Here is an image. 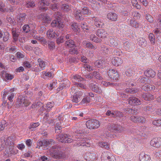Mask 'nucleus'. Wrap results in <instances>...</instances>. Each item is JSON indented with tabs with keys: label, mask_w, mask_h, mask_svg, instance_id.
I'll use <instances>...</instances> for the list:
<instances>
[{
	"label": "nucleus",
	"mask_w": 161,
	"mask_h": 161,
	"mask_svg": "<svg viewBox=\"0 0 161 161\" xmlns=\"http://www.w3.org/2000/svg\"><path fill=\"white\" fill-rule=\"evenodd\" d=\"M150 144L151 146L157 148H158V146L157 144V140L156 139V138H153L150 141Z\"/></svg>",
	"instance_id": "nucleus-53"
},
{
	"label": "nucleus",
	"mask_w": 161,
	"mask_h": 161,
	"mask_svg": "<svg viewBox=\"0 0 161 161\" xmlns=\"http://www.w3.org/2000/svg\"><path fill=\"white\" fill-rule=\"evenodd\" d=\"M74 14L76 19L77 20L81 19L82 18V14H91V11L87 7H84L82 8V11L81 12L80 10L76 9L74 11Z\"/></svg>",
	"instance_id": "nucleus-1"
},
{
	"label": "nucleus",
	"mask_w": 161,
	"mask_h": 161,
	"mask_svg": "<svg viewBox=\"0 0 161 161\" xmlns=\"http://www.w3.org/2000/svg\"><path fill=\"white\" fill-rule=\"evenodd\" d=\"M101 51L104 54H108L109 52L110 47L104 44H102L101 46Z\"/></svg>",
	"instance_id": "nucleus-33"
},
{
	"label": "nucleus",
	"mask_w": 161,
	"mask_h": 161,
	"mask_svg": "<svg viewBox=\"0 0 161 161\" xmlns=\"http://www.w3.org/2000/svg\"><path fill=\"white\" fill-rule=\"evenodd\" d=\"M14 91V89L12 88L9 90H6L3 92V95L2 99L3 100L5 99L6 95L9 94V95L8 96V99L10 101V102H12L13 98L14 97L15 93L13 92Z\"/></svg>",
	"instance_id": "nucleus-7"
},
{
	"label": "nucleus",
	"mask_w": 161,
	"mask_h": 161,
	"mask_svg": "<svg viewBox=\"0 0 161 161\" xmlns=\"http://www.w3.org/2000/svg\"><path fill=\"white\" fill-rule=\"evenodd\" d=\"M86 127L90 129H95L100 126L99 122L96 119H91L87 121L86 123Z\"/></svg>",
	"instance_id": "nucleus-4"
},
{
	"label": "nucleus",
	"mask_w": 161,
	"mask_h": 161,
	"mask_svg": "<svg viewBox=\"0 0 161 161\" xmlns=\"http://www.w3.org/2000/svg\"><path fill=\"white\" fill-rule=\"evenodd\" d=\"M145 75L147 77H154L156 75L155 72L151 69H148L144 72Z\"/></svg>",
	"instance_id": "nucleus-23"
},
{
	"label": "nucleus",
	"mask_w": 161,
	"mask_h": 161,
	"mask_svg": "<svg viewBox=\"0 0 161 161\" xmlns=\"http://www.w3.org/2000/svg\"><path fill=\"white\" fill-rule=\"evenodd\" d=\"M57 147L54 145L49 149L50 155L54 158L59 159L62 157L63 152L57 149Z\"/></svg>",
	"instance_id": "nucleus-2"
},
{
	"label": "nucleus",
	"mask_w": 161,
	"mask_h": 161,
	"mask_svg": "<svg viewBox=\"0 0 161 161\" xmlns=\"http://www.w3.org/2000/svg\"><path fill=\"white\" fill-rule=\"evenodd\" d=\"M6 51L11 53H15L16 52V48L15 46H10V47H8L6 49Z\"/></svg>",
	"instance_id": "nucleus-56"
},
{
	"label": "nucleus",
	"mask_w": 161,
	"mask_h": 161,
	"mask_svg": "<svg viewBox=\"0 0 161 161\" xmlns=\"http://www.w3.org/2000/svg\"><path fill=\"white\" fill-rule=\"evenodd\" d=\"M54 105L53 102H49L48 103L46 106V108L47 110H50Z\"/></svg>",
	"instance_id": "nucleus-62"
},
{
	"label": "nucleus",
	"mask_w": 161,
	"mask_h": 161,
	"mask_svg": "<svg viewBox=\"0 0 161 161\" xmlns=\"http://www.w3.org/2000/svg\"><path fill=\"white\" fill-rule=\"evenodd\" d=\"M1 75L3 79L5 80H11L14 78L13 75L7 73L5 71H3L1 72Z\"/></svg>",
	"instance_id": "nucleus-16"
},
{
	"label": "nucleus",
	"mask_w": 161,
	"mask_h": 161,
	"mask_svg": "<svg viewBox=\"0 0 161 161\" xmlns=\"http://www.w3.org/2000/svg\"><path fill=\"white\" fill-rule=\"evenodd\" d=\"M35 5L33 1H29L26 3L25 6L27 8L33 7Z\"/></svg>",
	"instance_id": "nucleus-61"
},
{
	"label": "nucleus",
	"mask_w": 161,
	"mask_h": 161,
	"mask_svg": "<svg viewBox=\"0 0 161 161\" xmlns=\"http://www.w3.org/2000/svg\"><path fill=\"white\" fill-rule=\"evenodd\" d=\"M108 77L106 79L108 80L110 79L116 80L119 77V75L117 71L116 70L112 69L109 70L108 72Z\"/></svg>",
	"instance_id": "nucleus-9"
},
{
	"label": "nucleus",
	"mask_w": 161,
	"mask_h": 161,
	"mask_svg": "<svg viewBox=\"0 0 161 161\" xmlns=\"http://www.w3.org/2000/svg\"><path fill=\"white\" fill-rule=\"evenodd\" d=\"M142 97L145 100L147 101L152 100L154 99L153 95L149 93L143 94L142 95Z\"/></svg>",
	"instance_id": "nucleus-31"
},
{
	"label": "nucleus",
	"mask_w": 161,
	"mask_h": 161,
	"mask_svg": "<svg viewBox=\"0 0 161 161\" xmlns=\"http://www.w3.org/2000/svg\"><path fill=\"white\" fill-rule=\"evenodd\" d=\"M101 161H116L115 157L108 151L103 152L101 156Z\"/></svg>",
	"instance_id": "nucleus-3"
},
{
	"label": "nucleus",
	"mask_w": 161,
	"mask_h": 161,
	"mask_svg": "<svg viewBox=\"0 0 161 161\" xmlns=\"http://www.w3.org/2000/svg\"><path fill=\"white\" fill-rule=\"evenodd\" d=\"M107 18L112 21H115L117 20L118 18L117 15L113 13L110 12L107 14Z\"/></svg>",
	"instance_id": "nucleus-25"
},
{
	"label": "nucleus",
	"mask_w": 161,
	"mask_h": 161,
	"mask_svg": "<svg viewBox=\"0 0 161 161\" xmlns=\"http://www.w3.org/2000/svg\"><path fill=\"white\" fill-rule=\"evenodd\" d=\"M137 43L140 46L143 47L147 45V42L146 40L143 38H139L138 40Z\"/></svg>",
	"instance_id": "nucleus-37"
},
{
	"label": "nucleus",
	"mask_w": 161,
	"mask_h": 161,
	"mask_svg": "<svg viewBox=\"0 0 161 161\" xmlns=\"http://www.w3.org/2000/svg\"><path fill=\"white\" fill-rule=\"evenodd\" d=\"M109 42L110 45L113 47H116L119 43V42L116 38L111 37L109 38Z\"/></svg>",
	"instance_id": "nucleus-20"
},
{
	"label": "nucleus",
	"mask_w": 161,
	"mask_h": 161,
	"mask_svg": "<svg viewBox=\"0 0 161 161\" xmlns=\"http://www.w3.org/2000/svg\"><path fill=\"white\" fill-rule=\"evenodd\" d=\"M90 87L92 90L96 92L100 93L102 92L101 88L98 86L97 84H96L94 83H92L90 84Z\"/></svg>",
	"instance_id": "nucleus-22"
},
{
	"label": "nucleus",
	"mask_w": 161,
	"mask_h": 161,
	"mask_svg": "<svg viewBox=\"0 0 161 161\" xmlns=\"http://www.w3.org/2000/svg\"><path fill=\"white\" fill-rule=\"evenodd\" d=\"M37 61L39 64V65L40 67V68H37V67L34 68L35 71L36 72H38L45 69L46 66L45 63L43 61L42 59L41 58H39L37 60Z\"/></svg>",
	"instance_id": "nucleus-13"
},
{
	"label": "nucleus",
	"mask_w": 161,
	"mask_h": 161,
	"mask_svg": "<svg viewBox=\"0 0 161 161\" xmlns=\"http://www.w3.org/2000/svg\"><path fill=\"white\" fill-rule=\"evenodd\" d=\"M109 130L115 133H120L123 132L124 128L120 125L111 124L109 127Z\"/></svg>",
	"instance_id": "nucleus-8"
},
{
	"label": "nucleus",
	"mask_w": 161,
	"mask_h": 161,
	"mask_svg": "<svg viewBox=\"0 0 161 161\" xmlns=\"http://www.w3.org/2000/svg\"><path fill=\"white\" fill-rule=\"evenodd\" d=\"M17 103L19 106L27 107L31 103L30 98L27 96H19L17 99Z\"/></svg>",
	"instance_id": "nucleus-5"
},
{
	"label": "nucleus",
	"mask_w": 161,
	"mask_h": 161,
	"mask_svg": "<svg viewBox=\"0 0 161 161\" xmlns=\"http://www.w3.org/2000/svg\"><path fill=\"white\" fill-rule=\"evenodd\" d=\"M51 26L53 27H57L59 28L63 27V25L61 21L58 20H53L51 23Z\"/></svg>",
	"instance_id": "nucleus-26"
},
{
	"label": "nucleus",
	"mask_w": 161,
	"mask_h": 161,
	"mask_svg": "<svg viewBox=\"0 0 161 161\" xmlns=\"http://www.w3.org/2000/svg\"><path fill=\"white\" fill-rule=\"evenodd\" d=\"M86 154L87 156L88 155L89 158L92 160L96 159L97 158V155L94 153H87Z\"/></svg>",
	"instance_id": "nucleus-47"
},
{
	"label": "nucleus",
	"mask_w": 161,
	"mask_h": 161,
	"mask_svg": "<svg viewBox=\"0 0 161 161\" xmlns=\"http://www.w3.org/2000/svg\"><path fill=\"white\" fill-rule=\"evenodd\" d=\"M139 81L141 83L150 84L151 83V81L150 79L148 77H143L140 79Z\"/></svg>",
	"instance_id": "nucleus-42"
},
{
	"label": "nucleus",
	"mask_w": 161,
	"mask_h": 161,
	"mask_svg": "<svg viewBox=\"0 0 161 161\" xmlns=\"http://www.w3.org/2000/svg\"><path fill=\"white\" fill-rule=\"evenodd\" d=\"M14 140L12 137H8L7 139L5 141V145H10L12 146V145L14 144L13 142Z\"/></svg>",
	"instance_id": "nucleus-46"
},
{
	"label": "nucleus",
	"mask_w": 161,
	"mask_h": 161,
	"mask_svg": "<svg viewBox=\"0 0 161 161\" xmlns=\"http://www.w3.org/2000/svg\"><path fill=\"white\" fill-rule=\"evenodd\" d=\"M14 153V150L11 148H7L4 153V154L5 157H9L11 156Z\"/></svg>",
	"instance_id": "nucleus-35"
},
{
	"label": "nucleus",
	"mask_w": 161,
	"mask_h": 161,
	"mask_svg": "<svg viewBox=\"0 0 161 161\" xmlns=\"http://www.w3.org/2000/svg\"><path fill=\"white\" fill-rule=\"evenodd\" d=\"M148 85H143L142 87V89L143 90H144L145 91H149L151 90H153L155 89V86L151 85L149 84H148Z\"/></svg>",
	"instance_id": "nucleus-29"
},
{
	"label": "nucleus",
	"mask_w": 161,
	"mask_h": 161,
	"mask_svg": "<svg viewBox=\"0 0 161 161\" xmlns=\"http://www.w3.org/2000/svg\"><path fill=\"white\" fill-rule=\"evenodd\" d=\"M105 64V60H97L94 63L95 65L97 67L101 68L104 66Z\"/></svg>",
	"instance_id": "nucleus-34"
},
{
	"label": "nucleus",
	"mask_w": 161,
	"mask_h": 161,
	"mask_svg": "<svg viewBox=\"0 0 161 161\" xmlns=\"http://www.w3.org/2000/svg\"><path fill=\"white\" fill-rule=\"evenodd\" d=\"M23 31L25 33L28 32L31 30L29 25H25L23 27Z\"/></svg>",
	"instance_id": "nucleus-60"
},
{
	"label": "nucleus",
	"mask_w": 161,
	"mask_h": 161,
	"mask_svg": "<svg viewBox=\"0 0 161 161\" xmlns=\"http://www.w3.org/2000/svg\"><path fill=\"white\" fill-rule=\"evenodd\" d=\"M41 75L42 77L45 80L49 79L53 76V74L51 72H46L45 71H43Z\"/></svg>",
	"instance_id": "nucleus-21"
},
{
	"label": "nucleus",
	"mask_w": 161,
	"mask_h": 161,
	"mask_svg": "<svg viewBox=\"0 0 161 161\" xmlns=\"http://www.w3.org/2000/svg\"><path fill=\"white\" fill-rule=\"evenodd\" d=\"M92 75H93L96 79L99 80H101L103 79L101 75L97 71H93L92 72Z\"/></svg>",
	"instance_id": "nucleus-48"
},
{
	"label": "nucleus",
	"mask_w": 161,
	"mask_h": 161,
	"mask_svg": "<svg viewBox=\"0 0 161 161\" xmlns=\"http://www.w3.org/2000/svg\"><path fill=\"white\" fill-rule=\"evenodd\" d=\"M73 81L75 82V85H76L77 87H80L83 88H85L86 86L85 85H83L81 83H78L75 82V81H78V82L81 81L82 80H84L83 78H82L81 76L79 75H76L73 76Z\"/></svg>",
	"instance_id": "nucleus-11"
},
{
	"label": "nucleus",
	"mask_w": 161,
	"mask_h": 161,
	"mask_svg": "<svg viewBox=\"0 0 161 161\" xmlns=\"http://www.w3.org/2000/svg\"><path fill=\"white\" fill-rule=\"evenodd\" d=\"M112 63L114 65L118 66L122 64L123 61L120 58L115 57L112 59Z\"/></svg>",
	"instance_id": "nucleus-19"
},
{
	"label": "nucleus",
	"mask_w": 161,
	"mask_h": 161,
	"mask_svg": "<svg viewBox=\"0 0 161 161\" xmlns=\"http://www.w3.org/2000/svg\"><path fill=\"white\" fill-rule=\"evenodd\" d=\"M73 128L74 132L77 134H81L84 133V132L82 130L81 127L79 125L75 126Z\"/></svg>",
	"instance_id": "nucleus-38"
},
{
	"label": "nucleus",
	"mask_w": 161,
	"mask_h": 161,
	"mask_svg": "<svg viewBox=\"0 0 161 161\" xmlns=\"http://www.w3.org/2000/svg\"><path fill=\"white\" fill-rule=\"evenodd\" d=\"M150 144L151 146L157 148H158V146L157 144V140L156 139V138H153L150 141Z\"/></svg>",
	"instance_id": "nucleus-52"
},
{
	"label": "nucleus",
	"mask_w": 161,
	"mask_h": 161,
	"mask_svg": "<svg viewBox=\"0 0 161 161\" xmlns=\"http://www.w3.org/2000/svg\"><path fill=\"white\" fill-rule=\"evenodd\" d=\"M71 28L73 31L75 32L79 33L80 31L79 26L76 23H72L71 25Z\"/></svg>",
	"instance_id": "nucleus-36"
},
{
	"label": "nucleus",
	"mask_w": 161,
	"mask_h": 161,
	"mask_svg": "<svg viewBox=\"0 0 161 161\" xmlns=\"http://www.w3.org/2000/svg\"><path fill=\"white\" fill-rule=\"evenodd\" d=\"M148 38L151 43L154 44L155 42L154 35L153 33H150L148 35Z\"/></svg>",
	"instance_id": "nucleus-51"
},
{
	"label": "nucleus",
	"mask_w": 161,
	"mask_h": 161,
	"mask_svg": "<svg viewBox=\"0 0 161 161\" xmlns=\"http://www.w3.org/2000/svg\"><path fill=\"white\" fill-rule=\"evenodd\" d=\"M92 20L94 22V24L97 27H101L103 25V22L98 18L94 17L92 18Z\"/></svg>",
	"instance_id": "nucleus-30"
},
{
	"label": "nucleus",
	"mask_w": 161,
	"mask_h": 161,
	"mask_svg": "<svg viewBox=\"0 0 161 161\" xmlns=\"http://www.w3.org/2000/svg\"><path fill=\"white\" fill-rule=\"evenodd\" d=\"M99 146L101 147L104 148L108 149L109 148L108 145L106 142H100L99 143Z\"/></svg>",
	"instance_id": "nucleus-59"
},
{
	"label": "nucleus",
	"mask_w": 161,
	"mask_h": 161,
	"mask_svg": "<svg viewBox=\"0 0 161 161\" xmlns=\"http://www.w3.org/2000/svg\"><path fill=\"white\" fill-rule=\"evenodd\" d=\"M132 16L135 19H138L140 18L141 15L138 12L134 11L132 12Z\"/></svg>",
	"instance_id": "nucleus-58"
},
{
	"label": "nucleus",
	"mask_w": 161,
	"mask_h": 161,
	"mask_svg": "<svg viewBox=\"0 0 161 161\" xmlns=\"http://www.w3.org/2000/svg\"><path fill=\"white\" fill-rule=\"evenodd\" d=\"M40 123L38 122L36 123H31L29 125L28 128L31 130H33L34 129L40 125Z\"/></svg>",
	"instance_id": "nucleus-45"
},
{
	"label": "nucleus",
	"mask_w": 161,
	"mask_h": 161,
	"mask_svg": "<svg viewBox=\"0 0 161 161\" xmlns=\"http://www.w3.org/2000/svg\"><path fill=\"white\" fill-rule=\"evenodd\" d=\"M129 25L130 26L136 28H138L139 26V23L134 19L130 20Z\"/></svg>",
	"instance_id": "nucleus-41"
},
{
	"label": "nucleus",
	"mask_w": 161,
	"mask_h": 161,
	"mask_svg": "<svg viewBox=\"0 0 161 161\" xmlns=\"http://www.w3.org/2000/svg\"><path fill=\"white\" fill-rule=\"evenodd\" d=\"M82 43L83 46L86 48H89L94 49H95L97 48L96 46L93 45L91 43L87 41H84Z\"/></svg>",
	"instance_id": "nucleus-27"
},
{
	"label": "nucleus",
	"mask_w": 161,
	"mask_h": 161,
	"mask_svg": "<svg viewBox=\"0 0 161 161\" xmlns=\"http://www.w3.org/2000/svg\"><path fill=\"white\" fill-rule=\"evenodd\" d=\"M139 161H151V158L149 155L142 152L139 155Z\"/></svg>",
	"instance_id": "nucleus-18"
},
{
	"label": "nucleus",
	"mask_w": 161,
	"mask_h": 161,
	"mask_svg": "<svg viewBox=\"0 0 161 161\" xmlns=\"http://www.w3.org/2000/svg\"><path fill=\"white\" fill-rule=\"evenodd\" d=\"M62 10L65 12H68L70 10V6L67 4H63L61 7Z\"/></svg>",
	"instance_id": "nucleus-49"
},
{
	"label": "nucleus",
	"mask_w": 161,
	"mask_h": 161,
	"mask_svg": "<svg viewBox=\"0 0 161 161\" xmlns=\"http://www.w3.org/2000/svg\"><path fill=\"white\" fill-rule=\"evenodd\" d=\"M96 34L98 37L102 38H106L108 35L107 31L103 29H98L96 32Z\"/></svg>",
	"instance_id": "nucleus-14"
},
{
	"label": "nucleus",
	"mask_w": 161,
	"mask_h": 161,
	"mask_svg": "<svg viewBox=\"0 0 161 161\" xmlns=\"http://www.w3.org/2000/svg\"><path fill=\"white\" fill-rule=\"evenodd\" d=\"M3 36V41L4 42H7L9 38V34L8 32H4Z\"/></svg>",
	"instance_id": "nucleus-57"
},
{
	"label": "nucleus",
	"mask_w": 161,
	"mask_h": 161,
	"mask_svg": "<svg viewBox=\"0 0 161 161\" xmlns=\"http://www.w3.org/2000/svg\"><path fill=\"white\" fill-rule=\"evenodd\" d=\"M138 90L136 88H126L125 89V92L127 93H130L132 94H134L137 92Z\"/></svg>",
	"instance_id": "nucleus-43"
},
{
	"label": "nucleus",
	"mask_w": 161,
	"mask_h": 161,
	"mask_svg": "<svg viewBox=\"0 0 161 161\" xmlns=\"http://www.w3.org/2000/svg\"><path fill=\"white\" fill-rule=\"evenodd\" d=\"M90 38L91 41L96 43L100 42L102 41L101 39L97 37L94 34H91L90 35Z\"/></svg>",
	"instance_id": "nucleus-32"
},
{
	"label": "nucleus",
	"mask_w": 161,
	"mask_h": 161,
	"mask_svg": "<svg viewBox=\"0 0 161 161\" xmlns=\"http://www.w3.org/2000/svg\"><path fill=\"white\" fill-rule=\"evenodd\" d=\"M54 144V142L53 140H43L42 141H39L37 143V146L36 148H40L41 146H46L50 147L51 146Z\"/></svg>",
	"instance_id": "nucleus-10"
},
{
	"label": "nucleus",
	"mask_w": 161,
	"mask_h": 161,
	"mask_svg": "<svg viewBox=\"0 0 161 161\" xmlns=\"http://www.w3.org/2000/svg\"><path fill=\"white\" fill-rule=\"evenodd\" d=\"M59 137L57 139L58 141L61 142L70 143L72 142L74 140L72 138L73 137L69 135L60 134L58 135Z\"/></svg>",
	"instance_id": "nucleus-6"
},
{
	"label": "nucleus",
	"mask_w": 161,
	"mask_h": 161,
	"mask_svg": "<svg viewBox=\"0 0 161 161\" xmlns=\"http://www.w3.org/2000/svg\"><path fill=\"white\" fill-rule=\"evenodd\" d=\"M133 73V71L131 68H130L126 70L125 72V75L127 76H132Z\"/></svg>",
	"instance_id": "nucleus-55"
},
{
	"label": "nucleus",
	"mask_w": 161,
	"mask_h": 161,
	"mask_svg": "<svg viewBox=\"0 0 161 161\" xmlns=\"http://www.w3.org/2000/svg\"><path fill=\"white\" fill-rule=\"evenodd\" d=\"M153 124L154 125L157 126H161V119L154 120L153 121Z\"/></svg>",
	"instance_id": "nucleus-64"
},
{
	"label": "nucleus",
	"mask_w": 161,
	"mask_h": 161,
	"mask_svg": "<svg viewBox=\"0 0 161 161\" xmlns=\"http://www.w3.org/2000/svg\"><path fill=\"white\" fill-rule=\"evenodd\" d=\"M65 46L68 47H72L75 46V44L73 40H69L66 41Z\"/></svg>",
	"instance_id": "nucleus-44"
},
{
	"label": "nucleus",
	"mask_w": 161,
	"mask_h": 161,
	"mask_svg": "<svg viewBox=\"0 0 161 161\" xmlns=\"http://www.w3.org/2000/svg\"><path fill=\"white\" fill-rule=\"evenodd\" d=\"M19 32L16 28H13L12 29V34L14 40L16 41L17 40L18 37Z\"/></svg>",
	"instance_id": "nucleus-40"
},
{
	"label": "nucleus",
	"mask_w": 161,
	"mask_h": 161,
	"mask_svg": "<svg viewBox=\"0 0 161 161\" xmlns=\"http://www.w3.org/2000/svg\"><path fill=\"white\" fill-rule=\"evenodd\" d=\"M145 18L148 22L151 23H153L154 21L153 18L149 14H146Z\"/></svg>",
	"instance_id": "nucleus-54"
},
{
	"label": "nucleus",
	"mask_w": 161,
	"mask_h": 161,
	"mask_svg": "<svg viewBox=\"0 0 161 161\" xmlns=\"http://www.w3.org/2000/svg\"><path fill=\"white\" fill-rule=\"evenodd\" d=\"M48 46L50 50H53L55 47L54 42H49L48 43Z\"/></svg>",
	"instance_id": "nucleus-63"
},
{
	"label": "nucleus",
	"mask_w": 161,
	"mask_h": 161,
	"mask_svg": "<svg viewBox=\"0 0 161 161\" xmlns=\"http://www.w3.org/2000/svg\"><path fill=\"white\" fill-rule=\"evenodd\" d=\"M124 47L126 50L131 51L133 48L134 44L130 43L128 41H126L124 44Z\"/></svg>",
	"instance_id": "nucleus-28"
},
{
	"label": "nucleus",
	"mask_w": 161,
	"mask_h": 161,
	"mask_svg": "<svg viewBox=\"0 0 161 161\" xmlns=\"http://www.w3.org/2000/svg\"><path fill=\"white\" fill-rule=\"evenodd\" d=\"M41 18L42 19V22L44 23H49L51 20V19L50 18L47 14H44L41 15Z\"/></svg>",
	"instance_id": "nucleus-39"
},
{
	"label": "nucleus",
	"mask_w": 161,
	"mask_h": 161,
	"mask_svg": "<svg viewBox=\"0 0 161 161\" xmlns=\"http://www.w3.org/2000/svg\"><path fill=\"white\" fill-rule=\"evenodd\" d=\"M82 95V92H76L73 96L72 101L73 102L77 103L80 100V96Z\"/></svg>",
	"instance_id": "nucleus-24"
},
{
	"label": "nucleus",
	"mask_w": 161,
	"mask_h": 161,
	"mask_svg": "<svg viewBox=\"0 0 161 161\" xmlns=\"http://www.w3.org/2000/svg\"><path fill=\"white\" fill-rule=\"evenodd\" d=\"M130 120L134 123L140 122L143 123L145 122L146 119L143 117L137 115H133L130 117Z\"/></svg>",
	"instance_id": "nucleus-12"
},
{
	"label": "nucleus",
	"mask_w": 161,
	"mask_h": 161,
	"mask_svg": "<svg viewBox=\"0 0 161 161\" xmlns=\"http://www.w3.org/2000/svg\"><path fill=\"white\" fill-rule=\"evenodd\" d=\"M129 103L131 105H139L141 104L142 102L138 98L133 96L129 98Z\"/></svg>",
	"instance_id": "nucleus-15"
},
{
	"label": "nucleus",
	"mask_w": 161,
	"mask_h": 161,
	"mask_svg": "<svg viewBox=\"0 0 161 161\" xmlns=\"http://www.w3.org/2000/svg\"><path fill=\"white\" fill-rule=\"evenodd\" d=\"M26 14L25 13L20 14L17 17L18 21L21 22L24 21L25 19Z\"/></svg>",
	"instance_id": "nucleus-50"
},
{
	"label": "nucleus",
	"mask_w": 161,
	"mask_h": 161,
	"mask_svg": "<svg viewBox=\"0 0 161 161\" xmlns=\"http://www.w3.org/2000/svg\"><path fill=\"white\" fill-rule=\"evenodd\" d=\"M59 35L58 32H56L52 29L48 30L47 32V35L48 38L51 39L57 37Z\"/></svg>",
	"instance_id": "nucleus-17"
}]
</instances>
